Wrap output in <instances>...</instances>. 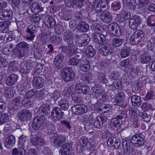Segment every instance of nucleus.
Returning <instances> with one entry per match:
<instances>
[{
	"instance_id": "obj_1",
	"label": "nucleus",
	"mask_w": 155,
	"mask_h": 155,
	"mask_svg": "<svg viewBox=\"0 0 155 155\" xmlns=\"http://www.w3.org/2000/svg\"><path fill=\"white\" fill-rule=\"evenodd\" d=\"M145 141L143 138L138 134H136L133 136L131 140H129L123 139L122 141L123 147L126 148L124 155H130L134 151L133 145L137 147L142 146L144 145Z\"/></svg>"
},
{
	"instance_id": "obj_2",
	"label": "nucleus",
	"mask_w": 155,
	"mask_h": 155,
	"mask_svg": "<svg viewBox=\"0 0 155 155\" xmlns=\"http://www.w3.org/2000/svg\"><path fill=\"white\" fill-rule=\"evenodd\" d=\"M48 123V120L44 117L37 116L34 118L32 127L35 130H42L47 127Z\"/></svg>"
},
{
	"instance_id": "obj_3",
	"label": "nucleus",
	"mask_w": 155,
	"mask_h": 155,
	"mask_svg": "<svg viewBox=\"0 0 155 155\" xmlns=\"http://www.w3.org/2000/svg\"><path fill=\"white\" fill-rule=\"evenodd\" d=\"M29 46L27 43L24 41L19 42L16 45V55L18 56L21 58L27 55Z\"/></svg>"
},
{
	"instance_id": "obj_4",
	"label": "nucleus",
	"mask_w": 155,
	"mask_h": 155,
	"mask_svg": "<svg viewBox=\"0 0 155 155\" xmlns=\"http://www.w3.org/2000/svg\"><path fill=\"white\" fill-rule=\"evenodd\" d=\"M126 116L124 113H121L116 117L112 118L110 123V126L114 130H117L120 129L122 124L123 120Z\"/></svg>"
},
{
	"instance_id": "obj_5",
	"label": "nucleus",
	"mask_w": 155,
	"mask_h": 155,
	"mask_svg": "<svg viewBox=\"0 0 155 155\" xmlns=\"http://www.w3.org/2000/svg\"><path fill=\"white\" fill-rule=\"evenodd\" d=\"M75 76V73L71 71L69 68L63 69L61 71V76L62 79L66 82L73 80Z\"/></svg>"
},
{
	"instance_id": "obj_6",
	"label": "nucleus",
	"mask_w": 155,
	"mask_h": 155,
	"mask_svg": "<svg viewBox=\"0 0 155 155\" xmlns=\"http://www.w3.org/2000/svg\"><path fill=\"white\" fill-rule=\"evenodd\" d=\"M145 34L142 31H135L130 38L131 44L133 45H136L143 41Z\"/></svg>"
},
{
	"instance_id": "obj_7",
	"label": "nucleus",
	"mask_w": 155,
	"mask_h": 155,
	"mask_svg": "<svg viewBox=\"0 0 155 155\" xmlns=\"http://www.w3.org/2000/svg\"><path fill=\"white\" fill-rule=\"evenodd\" d=\"M76 38L75 43L76 45L79 47L85 46L87 45L90 41V38L88 35L84 34L81 36L75 35Z\"/></svg>"
},
{
	"instance_id": "obj_8",
	"label": "nucleus",
	"mask_w": 155,
	"mask_h": 155,
	"mask_svg": "<svg viewBox=\"0 0 155 155\" xmlns=\"http://www.w3.org/2000/svg\"><path fill=\"white\" fill-rule=\"evenodd\" d=\"M51 142L57 147H60L62 143L66 141L65 136L63 135H58L55 133L52 134L51 138Z\"/></svg>"
},
{
	"instance_id": "obj_9",
	"label": "nucleus",
	"mask_w": 155,
	"mask_h": 155,
	"mask_svg": "<svg viewBox=\"0 0 155 155\" xmlns=\"http://www.w3.org/2000/svg\"><path fill=\"white\" fill-rule=\"evenodd\" d=\"M108 29L110 33L114 35L120 36L121 34L120 27L115 23H112L108 25Z\"/></svg>"
},
{
	"instance_id": "obj_10",
	"label": "nucleus",
	"mask_w": 155,
	"mask_h": 155,
	"mask_svg": "<svg viewBox=\"0 0 155 155\" xmlns=\"http://www.w3.org/2000/svg\"><path fill=\"white\" fill-rule=\"evenodd\" d=\"M98 52L102 55L107 56L110 53L111 51V47L110 45L107 42H104L97 49Z\"/></svg>"
},
{
	"instance_id": "obj_11",
	"label": "nucleus",
	"mask_w": 155,
	"mask_h": 155,
	"mask_svg": "<svg viewBox=\"0 0 155 155\" xmlns=\"http://www.w3.org/2000/svg\"><path fill=\"white\" fill-rule=\"evenodd\" d=\"M36 30V27L33 25H30L27 27L25 30L27 40L31 41L34 38Z\"/></svg>"
},
{
	"instance_id": "obj_12",
	"label": "nucleus",
	"mask_w": 155,
	"mask_h": 155,
	"mask_svg": "<svg viewBox=\"0 0 155 155\" xmlns=\"http://www.w3.org/2000/svg\"><path fill=\"white\" fill-rule=\"evenodd\" d=\"M32 113L29 110L24 109L18 112V117L19 119L21 121L26 120L31 118Z\"/></svg>"
},
{
	"instance_id": "obj_13",
	"label": "nucleus",
	"mask_w": 155,
	"mask_h": 155,
	"mask_svg": "<svg viewBox=\"0 0 155 155\" xmlns=\"http://www.w3.org/2000/svg\"><path fill=\"white\" fill-rule=\"evenodd\" d=\"M63 114L60 108L54 107L51 112V116L54 120H60L62 118Z\"/></svg>"
},
{
	"instance_id": "obj_14",
	"label": "nucleus",
	"mask_w": 155,
	"mask_h": 155,
	"mask_svg": "<svg viewBox=\"0 0 155 155\" xmlns=\"http://www.w3.org/2000/svg\"><path fill=\"white\" fill-rule=\"evenodd\" d=\"M13 15V11L12 10H4L0 12V19L9 21L12 18Z\"/></svg>"
},
{
	"instance_id": "obj_15",
	"label": "nucleus",
	"mask_w": 155,
	"mask_h": 155,
	"mask_svg": "<svg viewBox=\"0 0 155 155\" xmlns=\"http://www.w3.org/2000/svg\"><path fill=\"white\" fill-rule=\"evenodd\" d=\"M33 85L37 88H42L45 82L44 79L43 78L39 77H34L32 80Z\"/></svg>"
},
{
	"instance_id": "obj_16",
	"label": "nucleus",
	"mask_w": 155,
	"mask_h": 155,
	"mask_svg": "<svg viewBox=\"0 0 155 155\" xmlns=\"http://www.w3.org/2000/svg\"><path fill=\"white\" fill-rule=\"evenodd\" d=\"M72 144L71 143H67L63 144L60 150L61 155H67L70 153Z\"/></svg>"
},
{
	"instance_id": "obj_17",
	"label": "nucleus",
	"mask_w": 155,
	"mask_h": 155,
	"mask_svg": "<svg viewBox=\"0 0 155 155\" xmlns=\"http://www.w3.org/2000/svg\"><path fill=\"white\" fill-rule=\"evenodd\" d=\"M64 60V56L61 54H59L55 57L54 63L55 67L58 69L63 68L62 62Z\"/></svg>"
},
{
	"instance_id": "obj_18",
	"label": "nucleus",
	"mask_w": 155,
	"mask_h": 155,
	"mask_svg": "<svg viewBox=\"0 0 155 155\" xmlns=\"http://www.w3.org/2000/svg\"><path fill=\"white\" fill-rule=\"evenodd\" d=\"M30 8L31 12L35 14H37L43 11V8L41 7L38 2H36L31 5Z\"/></svg>"
},
{
	"instance_id": "obj_19",
	"label": "nucleus",
	"mask_w": 155,
	"mask_h": 155,
	"mask_svg": "<svg viewBox=\"0 0 155 155\" xmlns=\"http://www.w3.org/2000/svg\"><path fill=\"white\" fill-rule=\"evenodd\" d=\"M26 137L24 135H21L19 138V140L18 143V148L22 153V151H26L25 150L27 143L26 142Z\"/></svg>"
},
{
	"instance_id": "obj_20",
	"label": "nucleus",
	"mask_w": 155,
	"mask_h": 155,
	"mask_svg": "<svg viewBox=\"0 0 155 155\" xmlns=\"http://www.w3.org/2000/svg\"><path fill=\"white\" fill-rule=\"evenodd\" d=\"M30 142L34 145H43L45 144L44 139L39 135L37 136L35 138L32 137L30 139Z\"/></svg>"
},
{
	"instance_id": "obj_21",
	"label": "nucleus",
	"mask_w": 155,
	"mask_h": 155,
	"mask_svg": "<svg viewBox=\"0 0 155 155\" xmlns=\"http://www.w3.org/2000/svg\"><path fill=\"white\" fill-rule=\"evenodd\" d=\"M15 142V137L11 135L5 139V145L7 148L10 149L14 146Z\"/></svg>"
},
{
	"instance_id": "obj_22",
	"label": "nucleus",
	"mask_w": 155,
	"mask_h": 155,
	"mask_svg": "<svg viewBox=\"0 0 155 155\" xmlns=\"http://www.w3.org/2000/svg\"><path fill=\"white\" fill-rule=\"evenodd\" d=\"M101 18L104 22L107 23L111 22L112 20V15L108 12L101 13Z\"/></svg>"
},
{
	"instance_id": "obj_23",
	"label": "nucleus",
	"mask_w": 155,
	"mask_h": 155,
	"mask_svg": "<svg viewBox=\"0 0 155 155\" xmlns=\"http://www.w3.org/2000/svg\"><path fill=\"white\" fill-rule=\"evenodd\" d=\"M45 22L47 27L50 28H54L56 24L54 19L52 17L50 16H46Z\"/></svg>"
},
{
	"instance_id": "obj_24",
	"label": "nucleus",
	"mask_w": 155,
	"mask_h": 155,
	"mask_svg": "<svg viewBox=\"0 0 155 155\" xmlns=\"http://www.w3.org/2000/svg\"><path fill=\"white\" fill-rule=\"evenodd\" d=\"M18 78V76L15 74H10L7 78L6 84L8 86H12L15 84Z\"/></svg>"
},
{
	"instance_id": "obj_25",
	"label": "nucleus",
	"mask_w": 155,
	"mask_h": 155,
	"mask_svg": "<svg viewBox=\"0 0 155 155\" xmlns=\"http://www.w3.org/2000/svg\"><path fill=\"white\" fill-rule=\"evenodd\" d=\"M73 33L69 30H67L63 33V37L64 41L66 42H69L73 41L72 38Z\"/></svg>"
},
{
	"instance_id": "obj_26",
	"label": "nucleus",
	"mask_w": 155,
	"mask_h": 155,
	"mask_svg": "<svg viewBox=\"0 0 155 155\" xmlns=\"http://www.w3.org/2000/svg\"><path fill=\"white\" fill-rule=\"evenodd\" d=\"M88 24L84 21H82L79 23L77 26V29L82 32H86L89 29Z\"/></svg>"
},
{
	"instance_id": "obj_27",
	"label": "nucleus",
	"mask_w": 155,
	"mask_h": 155,
	"mask_svg": "<svg viewBox=\"0 0 155 155\" xmlns=\"http://www.w3.org/2000/svg\"><path fill=\"white\" fill-rule=\"evenodd\" d=\"M131 98L132 104L133 106H139L141 105V100L140 97L133 95L131 96Z\"/></svg>"
},
{
	"instance_id": "obj_28",
	"label": "nucleus",
	"mask_w": 155,
	"mask_h": 155,
	"mask_svg": "<svg viewBox=\"0 0 155 155\" xmlns=\"http://www.w3.org/2000/svg\"><path fill=\"white\" fill-rule=\"evenodd\" d=\"M124 39L118 37L113 38L111 41V45L114 48L120 46L123 43Z\"/></svg>"
},
{
	"instance_id": "obj_29",
	"label": "nucleus",
	"mask_w": 155,
	"mask_h": 155,
	"mask_svg": "<svg viewBox=\"0 0 155 155\" xmlns=\"http://www.w3.org/2000/svg\"><path fill=\"white\" fill-rule=\"evenodd\" d=\"M61 17L62 19L66 21H69L72 18V14L71 11L66 9L61 13Z\"/></svg>"
},
{
	"instance_id": "obj_30",
	"label": "nucleus",
	"mask_w": 155,
	"mask_h": 155,
	"mask_svg": "<svg viewBox=\"0 0 155 155\" xmlns=\"http://www.w3.org/2000/svg\"><path fill=\"white\" fill-rule=\"evenodd\" d=\"M49 39L50 42L52 44H60L62 41V37L58 35L51 36Z\"/></svg>"
},
{
	"instance_id": "obj_31",
	"label": "nucleus",
	"mask_w": 155,
	"mask_h": 155,
	"mask_svg": "<svg viewBox=\"0 0 155 155\" xmlns=\"http://www.w3.org/2000/svg\"><path fill=\"white\" fill-rule=\"evenodd\" d=\"M81 79L86 84L91 82L92 80V75L90 73H87L82 75Z\"/></svg>"
},
{
	"instance_id": "obj_32",
	"label": "nucleus",
	"mask_w": 155,
	"mask_h": 155,
	"mask_svg": "<svg viewBox=\"0 0 155 155\" xmlns=\"http://www.w3.org/2000/svg\"><path fill=\"white\" fill-rule=\"evenodd\" d=\"M130 48L125 47L122 48L120 51V54L121 58H125L128 57L130 54Z\"/></svg>"
},
{
	"instance_id": "obj_33",
	"label": "nucleus",
	"mask_w": 155,
	"mask_h": 155,
	"mask_svg": "<svg viewBox=\"0 0 155 155\" xmlns=\"http://www.w3.org/2000/svg\"><path fill=\"white\" fill-rule=\"evenodd\" d=\"M11 22L9 21H5L0 22V31H6L8 28V26L11 24Z\"/></svg>"
},
{
	"instance_id": "obj_34",
	"label": "nucleus",
	"mask_w": 155,
	"mask_h": 155,
	"mask_svg": "<svg viewBox=\"0 0 155 155\" xmlns=\"http://www.w3.org/2000/svg\"><path fill=\"white\" fill-rule=\"evenodd\" d=\"M141 61L143 64H147L151 61V56L149 54H144L141 56Z\"/></svg>"
},
{
	"instance_id": "obj_35",
	"label": "nucleus",
	"mask_w": 155,
	"mask_h": 155,
	"mask_svg": "<svg viewBox=\"0 0 155 155\" xmlns=\"http://www.w3.org/2000/svg\"><path fill=\"white\" fill-rule=\"evenodd\" d=\"M79 68L82 72H87L90 69V64L89 62L87 64H81L79 66Z\"/></svg>"
},
{
	"instance_id": "obj_36",
	"label": "nucleus",
	"mask_w": 155,
	"mask_h": 155,
	"mask_svg": "<svg viewBox=\"0 0 155 155\" xmlns=\"http://www.w3.org/2000/svg\"><path fill=\"white\" fill-rule=\"evenodd\" d=\"M86 53L91 57L95 54L96 51L93 46L91 45L87 46L85 48Z\"/></svg>"
},
{
	"instance_id": "obj_37",
	"label": "nucleus",
	"mask_w": 155,
	"mask_h": 155,
	"mask_svg": "<svg viewBox=\"0 0 155 155\" xmlns=\"http://www.w3.org/2000/svg\"><path fill=\"white\" fill-rule=\"evenodd\" d=\"M139 115L142 117L144 121L149 122L151 119V116L149 115H147L146 111L143 110V111L139 113Z\"/></svg>"
},
{
	"instance_id": "obj_38",
	"label": "nucleus",
	"mask_w": 155,
	"mask_h": 155,
	"mask_svg": "<svg viewBox=\"0 0 155 155\" xmlns=\"http://www.w3.org/2000/svg\"><path fill=\"white\" fill-rule=\"evenodd\" d=\"M50 107L48 104H44L39 107V110L41 112L44 113L45 115L48 114V111L50 110Z\"/></svg>"
},
{
	"instance_id": "obj_39",
	"label": "nucleus",
	"mask_w": 155,
	"mask_h": 155,
	"mask_svg": "<svg viewBox=\"0 0 155 155\" xmlns=\"http://www.w3.org/2000/svg\"><path fill=\"white\" fill-rule=\"evenodd\" d=\"M21 104L25 107L29 108L31 107L32 104L29 98L24 97L23 99L21 100Z\"/></svg>"
},
{
	"instance_id": "obj_40",
	"label": "nucleus",
	"mask_w": 155,
	"mask_h": 155,
	"mask_svg": "<svg viewBox=\"0 0 155 155\" xmlns=\"http://www.w3.org/2000/svg\"><path fill=\"white\" fill-rule=\"evenodd\" d=\"M67 43L68 44V48L69 50L73 53L74 54L77 53V48L75 46L73 41L72 42H67Z\"/></svg>"
},
{
	"instance_id": "obj_41",
	"label": "nucleus",
	"mask_w": 155,
	"mask_h": 155,
	"mask_svg": "<svg viewBox=\"0 0 155 155\" xmlns=\"http://www.w3.org/2000/svg\"><path fill=\"white\" fill-rule=\"evenodd\" d=\"M147 25L148 26L154 27L155 26V15H151L148 18Z\"/></svg>"
},
{
	"instance_id": "obj_42",
	"label": "nucleus",
	"mask_w": 155,
	"mask_h": 155,
	"mask_svg": "<svg viewBox=\"0 0 155 155\" xmlns=\"http://www.w3.org/2000/svg\"><path fill=\"white\" fill-rule=\"evenodd\" d=\"M81 60L80 59L73 57L69 59L68 63L69 65L77 66L79 64Z\"/></svg>"
},
{
	"instance_id": "obj_43",
	"label": "nucleus",
	"mask_w": 155,
	"mask_h": 155,
	"mask_svg": "<svg viewBox=\"0 0 155 155\" xmlns=\"http://www.w3.org/2000/svg\"><path fill=\"white\" fill-rule=\"evenodd\" d=\"M111 107V106L109 104H103L101 106L100 109L103 112L107 113L110 110Z\"/></svg>"
},
{
	"instance_id": "obj_44",
	"label": "nucleus",
	"mask_w": 155,
	"mask_h": 155,
	"mask_svg": "<svg viewBox=\"0 0 155 155\" xmlns=\"http://www.w3.org/2000/svg\"><path fill=\"white\" fill-rule=\"evenodd\" d=\"M130 19L132 20V21L134 22L137 24L139 26L141 24L142 20L140 17L138 15H134Z\"/></svg>"
},
{
	"instance_id": "obj_45",
	"label": "nucleus",
	"mask_w": 155,
	"mask_h": 155,
	"mask_svg": "<svg viewBox=\"0 0 155 155\" xmlns=\"http://www.w3.org/2000/svg\"><path fill=\"white\" fill-rule=\"evenodd\" d=\"M80 104H77L74 105L72 108V113L76 115L80 114Z\"/></svg>"
},
{
	"instance_id": "obj_46",
	"label": "nucleus",
	"mask_w": 155,
	"mask_h": 155,
	"mask_svg": "<svg viewBox=\"0 0 155 155\" xmlns=\"http://www.w3.org/2000/svg\"><path fill=\"white\" fill-rule=\"evenodd\" d=\"M111 7L113 8L114 11H117L119 10L120 9L121 5L119 2L117 1H115L112 3Z\"/></svg>"
},
{
	"instance_id": "obj_47",
	"label": "nucleus",
	"mask_w": 155,
	"mask_h": 155,
	"mask_svg": "<svg viewBox=\"0 0 155 155\" xmlns=\"http://www.w3.org/2000/svg\"><path fill=\"white\" fill-rule=\"evenodd\" d=\"M14 91L12 89L8 88L5 92V95L7 98H12L14 96Z\"/></svg>"
},
{
	"instance_id": "obj_48",
	"label": "nucleus",
	"mask_w": 155,
	"mask_h": 155,
	"mask_svg": "<svg viewBox=\"0 0 155 155\" xmlns=\"http://www.w3.org/2000/svg\"><path fill=\"white\" fill-rule=\"evenodd\" d=\"M67 102V101L63 100L59 102V105L62 110H66L68 107V104Z\"/></svg>"
},
{
	"instance_id": "obj_49",
	"label": "nucleus",
	"mask_w": 155,
	"mask_h": 155,
	"mask_svg": "<svg viewBox=\"0 0 155 155\" xmlns=\"http://www.w3.org/2000/svg\"><path fill=\"white\" fill-rule=\"evenodd\" d=\"M64 2L67 7L73 8L75 6V0H65Z\"/></svg>"
},
{
	"instance_id": "obj_50",
	"label": "nucleus",
	"mask_w": 155,
	"mask_h": 155,
	"mask_svg": "<svg viewBox=\"0 0 155 155\" xmlns=\"http://www.w3.org/2000/svg\"><path fill=\"white\" fill-rule=\"evenodd\" d=\"M90 90V87L87 85L82 86L81 90L80 91L79 94L83 93V94H86L88 93Z\"/></svg>"
},
{
	"instance_id": "obj_51",
	"label": "nucleus",
	"mask_w": 155,
	"mask_h": 155,
	"mask_svg": "<svg viewBox=\"0 0 155 155\" xmlns=\"http://www.w3.org/2000/svg\"><path fill=\"white\" fill-rule=\"evenodd\" d=\"M154 94L153 92L150 91L148 92L145 97V100L146 101L149 100H153L154 98Z\"/></svg>"
},
{
	"instance_id": "obj_52",
	"label": "nucleus",
	"mask_w": 155,
	"mask_h": 155,
	"mask_svg": "<svg viewBox=\"0 0 155 155\" xmlns=\"http://www.w3.org/2000/svg\"><path fill=\"white\" fill-rule=\"evenodd\" d=\"M75 15L76 19L79 21L83 20L84 18V17L80 11H77L75 13Z\"/></svg>"
},
{
	"instance_id": "obj_53",
	"label": "nucleus",
	"mask_w": 155,
	"mask_h": 155,
	"mask_svg": "<svg viewBox=\"0 0 155 155\" xmlns=\"http://www.w3.org/2000/svg\"><path fill=\"white\" fill-rule=\"evenodd\" d=\"M8 120V117L7 114H2L0 117V121L2 124L7 122Z\"/></svg>"
},
{
	"instance_id": "obj_54",
	"label": "nucleus",
	"mask_w": 155,
	"mask_h": 155,
	"mask_svg": "<svg viewBox=\"0 0 155 155\" xmlns=\"http://www.w3.org/2000/svg\"><path fill=\"white\" fill-rule=\"evenodd\" d=\"M129 25L130 28L134 30H136L137 29L138 26H139L134 22L132 21L130 19L129 21Z\"/></svg>"
},
{
	"instance_id": "obj_55",
	"label": "nucleus",
	"mask_w": 155,
	"mask_h": 155,
	"mask_svg": "<svg viewBox=\"0 0 155 155\" xmlns=\"http://www.w3.org/2000/svg\"><path fill=\"white\" fill-rule=\"evenodd\" d=\"M121 14L125 19L127 20L130 18V13L127 10L123 9L121 12Z\"/></svg>"
},
{
	"instance_id": "obj_56",
	"label": "nucleus",
	"mask_w": 155,
	"mask_h": 155,
	"mask_svg": "<svg viewBox=\"0 0 155 155\" xmlns=\"http://www.w3.org/2000/svg\"><path fill=\"white\" fill-rule=\"evenodd\" d=\"M94 43H95L94 45H95V48L97 49L98 47L100 46L101 45L99 42V39L98 36H96V34L95 35V36L93 39Z\"/></svg>"
},
{
	"instance_id": "obj_57",
	"label": "nucleus",
	"mask_w": 155,
	"mask_h": 155,
	"mask_svg": "<svg viewBox=\"0 0 155 155\" xmlns=\"http://www.w3.org/2000/svg\"><path fill=\"white\" fill-rule=\"evenodd\" d=\"M96 36H98L99 39V41L100 42V43L103 44L104 42H107L106 41V36L103 35H101L100 33H97Z\"/></svg>"
},
{
	"instance_id": "obj_58",
	"label": "nucleus",
	"mask_w": 155,
	"mask_h": 155,
	"mask_svg": "<svg viewBox=\"0 0 155 155\" xmlns=\"http://www.w3.org/2000/svg\"><path fill=\"white\" fill-rule=\"evenodd\" d=\"M98 80L101 83H103L106 82V80L105 78L104 75L102 72L98 73Z\"/></svg>"
},
{
	"instance_id": "obj_59",
	"label": "nucleus",
	"mask_w": 155,
	"mask_h": 155,
	"mask_svg": "<svg viewBox=\"0 0 155 155\" xmlns=\"http://www.w3.org/2000/svg\"><path fill=\"white\" fill-rule=\"evenodd\" d=\"M97 119L94 123V125L95 127L100 129L103 127V125L99 119H98L97 117Z\"/></svg>"
},
{
	"instance_id": "obj_60",
	"label": "nucleus",
	"mask_w": 155,
	"mask_h": 155,
	"mask_svg": "<svg viewBox=\"0 0 155 155\" xmlns=\"http://www.w3.org/2000/svg\"><path fill=\"white\" fill-rule=\"evenodd\" d=\"M75 6L78 8H81L84 5V0H75Z\"/></svg>"
},
{
	"instance_id": "obj_61",
	"label": "nucleus",
	"mask_w": 155,
	"mask_h": 155,
	"mask_svg": "<svg viewBox=\"0 0 155 155\" xmlns=\"http://www.w3.org/2000/svg\"><path fill=\"white\" fill-rule=\"evenodd\" d=\"M35 94L34 91L32 89L28 91L25 94V97L26 98H29L33 97Z\"/></svg>"
},
{
	"instance_id": "obj_62",
	"label": "nucleus",
	"mask_w": 155,
	"mask_h": 155,
	"mask_svg": "<svg viewBox=\"0 0 155 155\" xmlns=\"http://www.w3.org/2000/svg\"><path fill=\"white\" fill-rule=\"evenodd\" d=\"M41 20V17L40 16L34 15L31 19L32 22L35 23H38Z\"/></svg>"
},
{
	"instance_id": "obj_63",
	"label": "nucleus",
	"mask_w": 155,
	"mask_h": 155,
	"mask_svg": "<svg viewBox=\"0 0 155 155\" xmlns=\"http://www.w3.org/2000/svg\"><path fill=\"white\" fill-rule=\"evenodd\" d=\"M129 5L127 6L130 7L131 9L134 10L135 9L137 6L136 1L135 0H131L129 3Z\"/></svg>"
},
{
	"instance_id": "obj_64",
	"label": "nucleus",
	"mask_w": 155,
	"mask_h": 155,
	"mask_svg": "<svg viewBox=\"0 0 155 155\" xmlns=\"http://www.w3.org/2000/svg\"><path fill=\"white\" fill-rule=\"evenodd\" d=\"M79 141L81 145L83 147H85L87 146V140L85 137H82L81 139Z\"/></svg>"
}]
</instances>
